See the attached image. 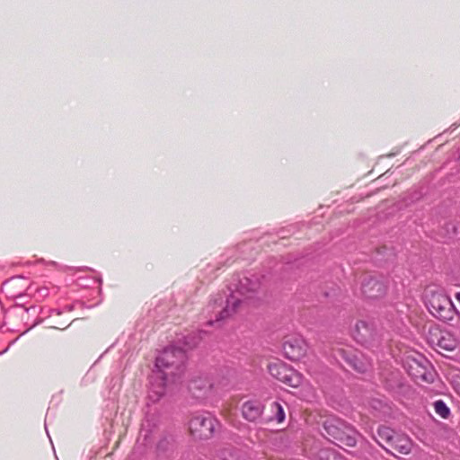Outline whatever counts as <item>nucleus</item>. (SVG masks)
Returning a JSON list of instances; mask_svg holds the SVG:
<instances>
[{
  "instance_id": "1",
  "label": "nucleus",
  "mask_w": 460,
  "mask_h": 460,
  "mask_svg": "<svg viewBox=\"0 0 460 460\" xmlns=\"http://www.w3.org/2000/svg\"><path fill=\"white\" fill-rule=\"evenodd\" d=\"M187 427L194 439L207 440L214 436L219 421L208 411H197L190 415Z\"/></svg>"
},
{
  "instance_id": "2",
  "label": "nucleus",
  "mask_w": 460,
  "mask_h": 460,
  "mask_svg": "<svg viewBox=\"0 0 460 460\" xmlns=\"http://www.w3.org/2000/svg\"><path fill=\"white\" fill-rule=\"evenodd\" d=\"M429 309L430 313L442 321H451L456 309L447 295L440 292H432L428 299Z\"/></svg>"
},
{
  "instance_id": "3",
  "label": "nucleus",
  "mask_w": 460,
  "mask_h": 460,
  "mask_svg": "<svg viewBox=\"0 0 460 460\" xmlns=\"http://www.w3.org/2000/svg\"><path fill=\"white\" fill-rule=\"evenodd\" d=\"M352 335L355 341L361 345L373 348L380 344L381 335L375 325L365 320L357 321Z\"/></svg>"
},
{
  "instance_id": "4",
  "label": "nucleus",
  "mask_w": 460,
  "mask_h": 460,
  "mask_svg": "<svg viewBox=\"0 0 460 460\" xmlns=\"http://www.w3.org/2000/svg\"><path fill=\"white\" fill-rule=\"evenodd\" d=\"M268 369L273 377L288 386L298 387L302 384V375L282 361L270 363Z\"/></svg>"
},
{
  "instance_id": "5",
  "label": "nucleus",
  "mask_w": 460,
  "mask_h": 460,
  "mask_svg": "<svg viewBox=\"0 0 460 460\" xmlns=\"http://www.w3.org/2000/svg\"><path fill=\"white\" fill-rule=\"evenodd\" d=\"M285 358L291 361H299L307 355L308 345L304 338L297 335L288 336L282 344Z\"/></svg>"
},
{
  "instance_id": "6",
  "label": "nucleus",
  "mask_w": 460,
  "mask_h": 460,
  "mask_svg": "<svg viewBox=\"0 0 460 460\" xmlns=\"http://www.w3.org/2000/svg\"><path fill=\"white\" fill-rule=\"evenodd\" d=\"M233 293H237L243 297H252L261 288V282L256 276L238 275L232 282Z\"/></svg>"
},
{
  "instance_id": "7",
  "label": "nucleus",
  "mask_w": 460,
  "mask_h": 460,
  "mask_svg": "<svg viewBox=\"0 0 460 460\" xmlns=\"http://www.w3.org/2000/svg\"><path fill=\"white\" fill-rule=\"evenodd\" d=\"M361 291L366 298L377 299L385 295L386 286L379 278L367 275L362 280Z\"/></svg>"
},
{
  "instance_id": "8",
  "label": "nucleus",
  "mask_w": 460,
  "mask_h": 460,
  "mask_svg": "<svg viewBox=\"0 0 460 460\" xmlns=\"http://www.w3.org/2000/svg\"><path fill=\"white\" fill-rule=\"evenodd\" d=\"M198 342L199 340L193 333L177 335L174 340V358H179L181 365L183 366L187 360V352L193 349Z\"/></svg>"
},
{
  "instance_id": "9",
  "label": "nucleus",
  "mask_w": 460,
  "mask_h": 460,
  "mask_svg": "<svg viewBox=\"0 0 460 460\" xmlns=\"http://www.w3.org/2000/svg\"><path fill=\"white\" fill-rule=\"evenodd\" d=\"M261 413L262 406L258 402L248 401L242 405V415L249 421H256L261 418Z\"/></svg>"
},
{
  "instance_id": "10",
  "label": "nucleus",
  "mask_w": 460,
  "mask_h": 460,
  "mask_svg": "<svg viewBox=\"0 0 460 460\" xmlns=\"http://www.w3.org/2000/svg\"><path fill=\"white\" fill-rule=\"evenodd\" d=\"M383 447L392 454H394L393 451H396L400 454L407 455L411 452V442L409 438L405 436L396 435L388 447L385 445H383Z\"/></svg>"
},
{
  "instance_id": "11",
  "label": "nucleus",
  "mask_w": 460,
  "mask_h": 460,
  "mask_svg": "<svg viewBox=\"0 0 460 460\" xmlns=\"http://www.w3.org/2000/svg\"><path fill=\"white\" fill-rule=\"evenodd\" d=\"M241 305V299L234 294L226 300V306L218 311L216 315V322L222 321L234 314Z\"/></svg>"
},
{
  "instance_id": "12",
  "label": "nucleus",
  "mask_w": 460,
  "mask_h": 460,
  "mask_svg": "<svg viewBox=\"0 0 460 460\" xmlns=\"http://www.w3.org/2000/svg\"><path fill=\"white\" fill-rule=\"evenodd\" d=\"M438 345L445 350L453 351L458 345L455 335L449 332H443L438 339Z\"/></svg>"
},
{
  "instance_id": "13",
  "label": "nucleus",
  "mask_w": 460,
  "mask_h": 460,
  "mask_svg": "<svg viewBox=\"0 0 460 460\" xmlns=\"http://www.w3.org/2000/svg\"><path fill=\"white\" fill-rule=\"evenodd\" d=\"M339 425H341L339 420H328L324 422V429L326 433L333 439L342 440L343 432Z\"/></svg>"
},
{
  "instance_id": "14",
  "label": "nucleus",
  "mask_w": 460,
  "mask_h": 460,
  "mask_svg": "<svg viewBox=\"0 0 460 460\" xmlns=\"http://www.w3.org/2000/svg\"><path fill=\"white\" fill-rule=\"evenodd\" d=\"M211 384L208 380L201 378L192 383L191 391L196 396L200 397L207 394L211 390Z\"/></svg>"
},
{
  "instance_id": "15",
  "label": "nucleus",
  "mask_w": 460,
  "mask_h": 460,
  "mask_svg": "<svg viewBox=\"0 0 460 460\" xmlns=\"http://www.w3.org/2000/svg\"><path fill=\"white\" fill-rule=\"evenodd\" d=\"M377 435L380 438V440H378V443L383 447L384 444H382V441L386 443V447H388L391 443L393 442L394 437L396 436V434L394 433V431L393 429H391L390 428H387V427H381L378 429L377 430Z\"/></svg>"
},
{
  "instance_id": "16",
  "label": "nucleus",
  "mask_w": 460,
  "mask_h": 460,
  "mask_svg": "<svg viewBox=\"0 0 460 460\" xmlns=\"http://www.w3.org/2000/svg\"><path fill=\"white\" fill-rule=\"evenodd\" d=\"M170 359V352L164 351L156 358L155 366L161 371H164L166 368H169L171 364L169 362Z\"/></svg>"
},
{
  "instance_id": "17",
  "label": "nucleus",
  "mask_w": 460,
  "mask_h": 460,
  "mask_svg": "<svg viewBox=\"0 0 460 460\" xmlns=\"http://www.w3.org/2000/svg\"><path fill=\"white\" fill-rule=\"evenodd\" d=\"M410 375L412 376L416 380L421 379L423 381H430L432 377L431 373H426L423 367L417 364L416 372H410Z\"/></svg>"
},
{
  "instance_id": "18",
  "label": "nucleus",
  "mask_w": 460,
  "mask_h": 460,
  "mask_svg": "<svg viewBox=\"0 0 460 460\" xmlns=\"http://www.w3.org/2000/svg\"><path fill=\"white\" fill-rule=\"evenodd\" d=\"M436 412L442 418H447L449 414V409L447 407L444 402L437 401L434 404Z\"/></svg>"
},
{
  "instance_id": "19",
  "label": "nucleus",
  "mask_w": 460,
  "mask_h": 460,
  "mask_svg": "<svg viewBox=\"0 0 460 460\" xmlns=\"http://www.w3.org/2000/svg\"><path fill=\"white\" fill-rule=\"evenodd\" d=\"M352 358L354 359L351 360V365L357 371L364 373L367 370L369 363L358 362V360L357 357H353Z\"/></svg>"
},
{
  "instance_id": "20",
  "label": "nucleus",
  "mask_w": 460,
  "mask_h": 460,
  "mask_svg": "<svg viewBox=\"0 0 460 460\" xmlns=\"http://www.w3.org/2000/svg\"><path fill=\"white\" fill-rule=\"evenodd\" d=\"M272 408L276 411V420L279 423L285 420V412L282 406L279 402H273Z\"/></svg>"
},
{
  "instance_id": "21",
  "label": "nucleus",
  "mask_w": 460,
  "mask_h": 460,
  "mask_svg": "<svg viewBox=\"0 0 460 460\" xmlns=\"http://www.w3.org/2000/svg\"><path fill=\"white\" fill-rule=\"evenodd\" d=\"M452 385L456 392L460 395V374L453 376Z\"/></svg>"
},
{
  "instance_id": "22",
  "label": "nucleus",
  "mask_w": 460,
  "mask_h": 460,
  "mask_svg": "<svg viewBox=\"0 0 460 460\" xmlns=\"http://www.w3.org/2000/svg\"><path fill=\"white\" fill-rule=\"evenodd\" d=\"M164 441H161V442L158 444V449H159V450L164 449Z\"/></svg>"
},
{
  "instance_id": "23",
  "label": "nucleus",
  "mask_w": 460,
  "mask_h": 460,
  "mask_svg": "<svg viewBox=\"0 0 460 460\" xmlns=\"http://www.w3.org/2000/svg\"><path fill=\"white\" fill-rule=\"evenodd\" d=\"M456 299L460 303V292L456 294Z\"/></svg>"
},
{
  "instance_id": "24",
  "label": "nucleus",
  "mask_w": 460,
  "mask_h": 460,
  "mask_svg": "<svg viewBox=\"0 0 460 460\" xmlns=\"http://www.w3.org/2000/svg\"><path fill=\"white\" fill-rule=\"evenodd\" d=\"M338 352H339L341 356H343V355L345 354V351H344L343 349H339V350H338Z\"/></svg>"
},
{
  "instance_id": "25",
  "label": "nucleus",
  "mask_w": 460,
  "mask_h": 460,
  "mask_svg": "<svg viewBox=\"0 0 460 460\" xmlns=\"http://www.w3.org/2000/svg\"><path fill=\"white\" fill-rule=\"evenodd\" d=\"M333 460H341V458L337 457L336 456H333Z\"/></svg>"
}]
</instances>
